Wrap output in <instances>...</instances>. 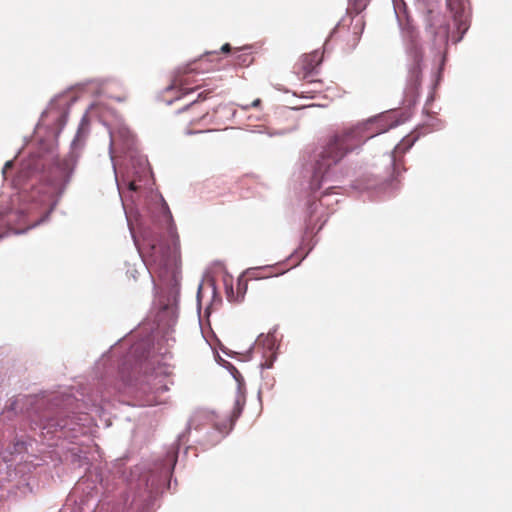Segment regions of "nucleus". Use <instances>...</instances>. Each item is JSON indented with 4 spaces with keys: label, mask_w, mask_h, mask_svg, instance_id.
Instances as JSON below:
<instances>
[{
    "label": "nucleus",
    "mask_w": 512,
    "mask_h": 512,
    "mask_svg": "<svg viewBox=\"0 0 512 512\" xmlns=\"http://www.w3.org/2000/svg\"><path fill=\"white\" fill-rule=\"evenodd\" d=\"M382 122V119H370L344 128L330 138L315 162L312 188L319 189L330 167L340 162L348 153L359 148L367 140L385 132L387 129Z\"/></svg>",
    "instance_id": "nucleus-1"
},
{
    "label": "nucleus",
    "mask_w": 512,
    "mask_h": 512,
    "mask_svg": "<svg viewBox=\"0 0 512 512\" xmlns=\"http://www.w3.org/2000/svg\"><path fill=\"white\" fill-rule=\"evenodd\" d=\"M142 256L151 273L169 283L176 282L178 276L179 249L174 241L173 246L162 243L149 244Z\"/></svg>",
    "instance_id": "nucleus-2"
},
{
    "label": "nucleus",
    "mask_w": 512,
    "mask_h": 512,
    "mask_svg": "<svg viewBox=\"0 0 512 512\" xmlns=\"http://www.w3.org/2000/svg\"><path fill=\"white\" fill-rule=\"evenodd\" d=\"M209 92L200 93L197 100L191 102L179 112L181 120L195 126L208 115V110L201 108L200 102L207 98Z\"/></svg>",
    "instance_id": "nucleus-3"
},
{
    "label": "nucleus",
    "mask_w": 512,
    "mask_h": 512,
    "mask_svg": "<svg viewBox=\"0 0 512 512\" xmlns=\"http://www.w3.org/2000/svg\"><path fill=\"white\" fill-rule=\"evenodd\" d=\"M65 186V180L61 177L60 179H55L48 185H43L38 188V192H43V196L40 199V202L45 207L52 208L56 202V197H58Z\"/></svg>",
    "instance_id": "nucleus-4"
},
{
    "label": "nucleus",
    "mask_w": 512,
    "mask_h": 512,
    "mask_svg": "<svg viewBox=\"0 0 512 512\" xmlns=\"http://www.w3.org/2000/svg\"><path fill=\"white\" fill-rule=\"evenodd\" d=\"M322 55L316 50L309 54H305L295 65L296 73L302 77L307 78L321 63Z\"/></svg>",
    "instance_id": "nucleus-5"
},
{
    "label": "nucleus",
    "mask_w": 512,
    "mask_h": 512,
    "mask_svg": "<svg viewBox=\"0 0 512 512\" xmlns=\"http://www.w3.org/2000/svg\"><path fill=\"white\" fill-rule=\"evenodd\" d=\"M418 140V135L409 134L405 136L394 148L393 157L396 160L398 157L403 156Z\"/></svg>",
    "instance_id": "nucleus-6"
},
{
    "label": "nucleus",
    "mask_w": 512,
    "mask_h": 512,
    "mask_svg": "<svg viewBox=\"0 0 512 512\" xmlns=\"http://www.w3.org/2000/svg\"><path fill=\"white\" fill-rule=\"evenodd\" d=\"M420 68L418 65H416L412 70H411V78L415 81V83H418L420 81Z\"/></svg>",
    "instance_id": "nucleus-7"
},
{
    "label": "nucleus",
    "mask_w": 512,
    "mask_h": 512,
    "mask_svg": "<svg viewBox=\"0 0 512 512\" xmlns=\"http://www.w3.org/2000/svg\"><path fill=\"white\" fill-rule=\"evenodd\" d=\"M275 358L274 352L271 351V357L267 359L264 363H261L262 368H271L273 364V359Z\"/></svg>",
    "instance_id": "nucleus-8"
},
{
    "label": "nucleus",
    "mask_w": 512,
    "mask_h": 512,
    "mask_svg": "<svg viewBox=\"0 0 512 512\" xmlns=\"http://www.w3.org/2000/svg\"><path fill=\"white\" fill-rule=\"evenodd\" d=\"M221 50L223 52H228L230 51V45L228 43L224 44L222 47H221Z\"/></svg>",
    "instance_id": "nucleus-9"
},
{
    "label": "nucleus",
    "mask_w": 512,
    "mask_h": 512,
    "mask_svg": "<svg viewBox=\"0 0 512 512\" xmlns=\"http://www.w3.org/2000/svg\"><path fill=\"white\" fill-rule=\"evenodd\" d=\"M12 162L11 161H8L5 163V166H4V169H3V172H5L8 168H11L12 167Z\"/></svg>",
    "instance_id": "nucleus-10"
},
{
    "label": "nucleus",
    "mask_w": 512,
    "mask_h": 512,
    "mask_svg": "<svg viewBox=\"0 0 512 512\" xmlns=\"http://www.w3.org/2000/svg\"><path fill=\"white\" fill-rule=\"evenodd\" d=\"M260 102H261V101H260V99H256V100H254V101L252 102V106H253V107H256V106H258V105L260 104Z\"/></svg>",
    "instance_id": "nucleus-11"
},
{
    "label": "nucleus",
    "mask_w": 512,
    "mask_h": 512,
    "mask_svg": "<svg viewBox=\"0 0 512 512\" xmlns=\"http://www.w3.org/2000/svg\"><path fill=\"white\" fill-rule=\"evenodd\" d=\"M129 188L133 191H135L137 188H136V185L134 182H131L130 185H129Z\"/></svg>",
    "instance_id": "nucleus-12"
},
{
    "label": "nucleus",
    "mask_w": 512,
    "mask_h": 512,
    "mask_svg": "<svg viewBox=\"0 0 512 512\" xmlns=\"http://www.w3.org/2000/svg\"><path fill=\"white\" fill-rule=\"evenodd\" d=\"M164 207H165V210L167 211L168 217L171 218V211H169V209H168L166 204H164Z\"/></svg>",
    "instance_id": "nucleus-13"
},
{
    "label": "nucleus",
    "mask_w": 512,
    "mask_h": 512,
    "mask_svg": "<svg viewBox=\"0 0 512 512\" xmlns=\"http://www.w3.org/2000/svg\"><path fill=\"white\" fill-rule=\"evenodd\" d=\"M236 407L238 409V412H240V402L239 401L236 402Z\"/></svg>",
    "instance_id": "nucleus-14"
},
{
    "label": "nucleus",
    "mask_w": 512,
    "mask_h": 512,
    "mask_svg": "<svg viewBox=\"0 0 512 512\" xmlns=\"http://www.w3.org/2000/svg\"><path fill=\"white\" fill-rule=\"evenodd\" d=\"M193 131L191 129H187V133L191 134Z\"/></svg>",
    "instance_id": "nucleus-15"
}]
</instances>
